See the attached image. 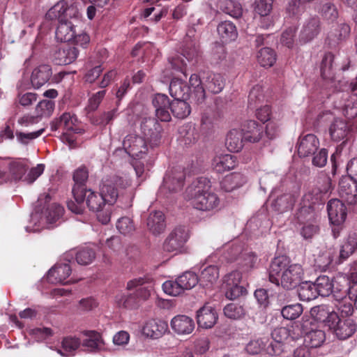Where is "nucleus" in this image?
I'll use <instances>...</instances> for the list:
<instances>
[{
	"label": "nucleus",
	"instance_id": "e433bc0d",
	"mask_svg": "<svg viewBox=\"0 0 357 357\" xmlns=\"http://www.w3.org/2000/svg\"><path fill=\"white\" fill-rule=\"evenodd\" d=\"M243 135L242 131L233 129L229 132L226 139V146L231 152H238L243 146Z\"/></svg>",
	"mask_w": 357,
	"mask_h": 357
},
{
	"label": "nucleus",
	"instance_id": "680f3d73",
	"mask_svg": "<svg viewBox=\"0 0 357 357\" xmlns=\"http://www.w3.org/2000/svg\"><path fill=\"white\" fill-rule=\"evenodd\" d=\"M162 289L165 293L170 296H176L183 292L178 279L175 281L167 280L162 284Z\"/></svg>",
	"mask_w": 357,
	"mask_h": 357
},
{
	"label": "nucleus",
	"instance_id": "2f4dec72",
	"mask_svg": "<svg viewBox=\"0 0 357 357\" xmlns=\"http://www.w3.org/2000/svg\"><path fill=\"white\" fill-rule=\"evenodd\" d=\"M0 165L8 167L11 178L15 181H20L28 169L27 165L20 160H13L6 163V159L0 160Z\"/></svg>",
	"mask_w": 357,
	"mask_h": 357
},
{
	"label": "nucleus",
	"instance_id": "3c124183",
	"mask_svg": "<svg viewBox=\"0 0 357 357\" xmlns=\"http://www.w3.org/2000/svg\"><path fill=\"white\" fill-rule=\"evenodd\" d=\"M356 243H355L354 234H350L347 241L341 246L338 257L339 264L347 260L356 250Z\"/></svg>",
	"mask_w": 357,
	"mask_h": 357
},
{
	"label": "nucleus",
	"instance_id": "4c0bfd02",
	"mask_svg": "<svg viewBox=\"0 0 357 357\" xmlns=\"http://www.w3.org/2000/svg\"><path fill=\"white\" fill-rule=\"evenodd\" d=\"M219 278V268L217 266L210 265L202 270L198 281L200 284L207 287L215 283Z\"/></svg>",
	"mask_w": 357,
	"mask_h": 357
},
{
	"label": "nucleus",
	"instance_id": "f3484780",
	"mask_svg": "<svg viewBox=\"0 0 357 357\" xmlns=\"http://www.w3.org/2000/svg\"><path fill=\"white\" fill-rule=\"evenodd\" d=\"M238 164L237 157L229 153L215 155L211 162L213 170L220 174L234 169Z\"/></svg>",
	"mask_w": 357,
	"mask_h": 357
},
{
	"label": "nucleus",
	"instance_id": "603ef678",
	"mask_svg": "<svg viewBox=\"0 0 357 357\" xmlns=\"http://www.w3.org/2000/svg\"><path fill=\"white\" fill-rule=\"evenodd\" d=\"M223 310L225 315L232 319H241L245 314V310L243 306L236 303L227 304Z\"/></svg>",
	"mask_w": 357,
	"mask_h": 357
},
{
	"label": "nucleus",
	"instance_id": "6e6552de",
	"mask_svg": "<svg viewBox=\"0 0 357 357\" xmlns=\"http://www.w3.org/2000/svg\"><path fill=\"white\" fill-rule=\"evenodd\" d=\"M328 327L330 331L340 340H346L356 331V324L350 318H341L337 313V319Z\"/></svg>",
	"mask_w": 357,
	"mask_h": 357
},
{
	"label": "nucleus",
	"instance_id": "ddd939ff",
	"mask_svg": "<svg viewBox=\"0 0 357 357\" xmlns=\"http://www.w3.org/2000/svg\"><path fill=\"white\" fill-rule=\"evenodd\" d=\"M76 115L70 112L63 113L59 118L54 119L50 123V128L52 131L62 130L63 132H80Z\"/></svg>",
	"mask_w": 357,
	"mask_h": 357
},
{
	"label": "nucleus",
	"instance_id": "e2e57ef3",
	"mask_svg": "<svg viewBox=\"0 0 357 357\" xmlns=\"http://www.w3.org/2000/svg\"><path fill=\"white\" fill-rule=\"evenodd\" d=\"M321 14L325 20L331 22H334L338 17V11L336 6L330 2H327L322 6Z\"/></svg>",
	"mask_w": 357,
	"mask_h": 357
},
{
	"label": "nucleus",
	"instance_id": "0e129e2a",
	"mask_svg": "<svg viewBox=\"0 0 357 357\" xmlns=\"http://www.w3.org/2000/svg\"><path fill=\"white\" fill-rule=\"evenodd\" d=\"M54 102L50 100H43L39 102L36 107L38 116H49L54 109Z\"/></svg>",
	"mask_w": 357,
	"mask_h": 357
},
{
	"label": "nucleus",
	"instance_id": "774afa93",
	"mask_svg": "<svg viewBox=\"0 0 357 357\" xmlns=\"http://www.w3.org/2000/svg\"><path fill=\"white\" fill-rule=\"evenodd\" d=\"M273 0H256L255 11L259 15L269 14L273 8Z\"/></svg>",
	"mask_w": 357,
	"mask_h": 357
},
{
	"label": "nucleus",
	"instance_id": "1a4fd4ad",
	"mask_svg": "<svg viewBox=\"0 0 357 357\" xmlns=\"http://www.w3.org/2000/svg\"><path fill=\"white\" fill-rule=\"evenodd\" d=\"M123 146L126 152L132 157L142 158V155L148 151L146 141L135 134L128 135L123 142Z\"/></svg>",
	"mask_w": 357,
	"mask_h": 357
},
{
	"label": "nucleus",
	"instance_id": "69168bd1",
	"mask_svg": "<svg viewBox=\"0 0 357 357\" xmlns=\"http://www.w3.org/2000/svg\"><path fill=\"white\" fill-rule=\"evenodd\" d=\"M313 192L314 191L312 192H308L304 195L303 198V205L301 208L300 211L301 214L307 211H312L314 208V205L318 202V192L316 193V195H314Z\"/></svg>",
	"mask_w": 357,
	"mask_h": 357
},
{
	"label": "nucleus",
	"instance_id": "a18cd8bd",
	"mask_svg": "<svg viewBox=\"0 0 357 357\" xmlns=\"http://www.w3.org/2000/svg\"><path fill=\"white\" fill-rule=\"evenodd\" d=\"M220 9L225 13L238 19L242 16V6L234 0H224L220 5Z\"/></svg>",
	"mask_w": 357,
	"mask_h": 357
},
{
	"label": "nucleus",
	"instance_id": "4d7b16f0",
	"mask_svg": "<svg viewBox=\"0 0 357 357\" xmlns=\"http://www.w3.org/2000/svg\"><path fill=\"white\" fill-rule=\"evenodd\" d=\"M64 208L59 204L54 203L50 205L46 211L47 221L50 224L55 223L63 215Z\"/></svg>",
	"mask_w": 357,
	"mask_h": 357
},
{
	"label": "nucleus",
	"instance_id": "6e6d98bb",
	"mask_svg": "<svg viewBox=\"0 0 357 357\" xmlns=\"http://www.w3.org/2000/svg\"><path fill=\"white\" fill-rule=\"evenodd\" d=\"M96 257V253L91 248H84L77 252L75 259L80 265H88L91 264Z\"/></svg>",
	"mask_w": 357,
	"mask_h": 357
},
{
	"label": "nucleus",
	"instance_id": "f257e3e1",
	"mask_svg": "<svg viewBox=\"0 0 357 357\" xmlns=\"http://www.w3.org/2000/svg\"><path fill=\"white\" fill-rule=\"evenodd\" d=\"M304 271L298 264H290L289 259L284 256L275 257L268 268L269 281L283 289L290 290L301 284Z\"/></svg>",
	"mask_w": 357,
	"mask_h": 357
},
{
	"label": "nucleus",
	"instance_id": "f03ea898",
	"mask_svg": "<svg viewBox=\"0 0 357 357\" xmlns=\"http://www.w3.org/2000/svg\"><path fill=\"white\" fill-rule=\"evenodd\" d=\"M78 17L77 8L73 5L68 6L64 0L56 3L45 15L47 20H58L59 24L56 29L55 37L57 40L62 43L70 42L75 37V25L70 20L77 19Z\"/></svg>",
	"mask_w": 357,
	"mask_h": 357
},
{
	"label": "nucleus",
	"instance_id": "aec40b11",
	"mask_svg": "<svg viewBox=\"0 0 357 357\" xmlns=\"http://www.w3.org/2000/svg\"><path fill=\"white\" fill-rule=\"evenodd\" d=\"M168 331L167 322L161 319H150L142 328L143 334L152 339L161 337Z\"/></svg>",
	"mask_w": 357,
	"mask_h": 357
},
{
	"label": "nucleus",
	"instance_id": "338daca9",
	"mask_svg": "<svg viewBox=\"0 0 357 357\" xmlns=\"http://www.w3.org/2000/svg\"><path fill=\"white\" fill-rule=\"evenodd\" d=\"M344 114L349 119H352L357 116V96H353L344 107Z\"/></svg>",
	"mask_w": 357,
	"mask_h": 357
},
{
	"label": "nucleus",
	"instance_id": "c9c22d12",
	"mask_svg": "<svg viewBox=\"0 0 357 357\" xmlns=\"http://www.w3.org/2000/svg\"><path fill=\"white\" fill-rule=\"evenodd\" d=\"M326 340V333L323 330L311 328L305 332L304 342L312 348L320 347Z\"/></svg>",
	"mask_w": 357,
	"mask_h": 357
},
{
	"label": "nucleus",
	"instance_id": "39448f33",
	"mask_svg": "<svg viewBox=\"0 0 357 357\" xmlns=\"http://www.w3.org/2000/svg\"><path fill=\"white\" fill-rule=\"evenodd\" d=\"M190 238V232L185 226L175 227L163 243V250L168 252H181Z\"/></svg>",
	"mask_w": 357,
	"mask_h": 357
},
{
	"label": "nucleus",
	"instance_id": "a19ab883",
	"mask_svg": "<svg viewBox=\"0 0 357 357\" xmlns=\"http://www.w3.org/2000/svg\"><path fill=\"white\" fill-rule=\"evenodd\" d=\"M335 55L331 52L324 54L320 66L321 77L325 79H332L334 77Z\"/></svg>",
	"mask_w": 357,
	"mask_h": 357
},
{
	"label": "nucleus",
	"instance_id": "f8f14e48",
	"mask_svg": "<svg viewBox=\"0 0 357 357\" xmlns=\"http://www.w3.org/2000/svg\"><path fill=\"white\" fill-rule=\"evenodd\" d=\"M72 273V268L68 263H57L47 273V280L52 284H68L77 282V280H66Z\"/></svg>",
	"mask_w": 357,
	"mask_h": 357
},
{
	"label": "nucleus",
	"instance_id": "a211bd4d",
	"mask_svg": "<svg viewBox=\"0 0 357 357\" xmlns=\"http://www.w3.org/2000/svg\"><path fill=\"white\" fill-rule=\"evenodd\" d=\"M170 326L173 331L177 335H185L192 333L195 324L191 317L184 314H178L172 319Z\"/></svg>",
	"mask_w": 357,
	"mask_h": 357
},
{
	"label": "nucleus",
	"instance_id": "58836bf2",
	"mask_svg": "<svg viewBox=\"0 0 357 357\" xmlns=\"http://www.w3.org/2000/svg\"><path fill=\"white\" fill-rule=\"evenodd\" d=\"M115 303L119 307L132 310L138 307L140 302L134 293H119L115 296Z\"/></svg>",
	"mask_w": 357,
	"mask_h": 357
},
{
	"label": "nucleus",
	"instance_id": "7c9ffc66",
	"mask_svg": "<svg viewBox=\"0 0 357 357\" xmlns=\"http://www.w3.org/2000/svg\"><path fill=\"white\" fill-rule=\"evenodd\" d=\"M217 31L222 43H228L234 41L238 36L237 29L230 21L220 22L218 25Z\"/></svg>",
	"mask_w": 357,
	"mask_h": 357
},
{
	"label": "nucleus",
	"instance_id": "4be33fe9",
	"mask_svg": "<svg viewBox=\"0 0 357 357\" xmlns=\"http://www.w3.org/2000/svg\"><path fill=\"white\" fill-rule=\"evenodd\" d=\"M217 320L218 314L210 305H204L197 312V322L201 328H211L215 324Z\"/></svg>",
	"mask_w": 357,
	"mask_h": 357
},
{
	"label": "nucleus",
	"instance_id": "473e14b6",
	"mask_svg": "<svg viewBox=\"0 0 357 357\" xmlns=\"http://www.w3.org/2000/svg\"><path fill=\"white\" fill-rule=\"evenodd\" d=\"M84 335L88 337L82 342V346L90 352L99 351L104 344L101 335L95 331H84Z\"/></svg>",
	"mask_w": 357,
	"mask_h": 357
},
{
	"label": "nucleus",
	"instance_id": "7ed1b4c3",
	"mask_svg": "<svg viewBox=\"0 0 357 357\" xmlns=\"http://www.w3.org/2000/svg\"><path fill=\"white\" fill-rule=\"evenodd\" d=\"M209 183L206 178L199 177L187 188L186 197L195 208L211 211L218 207L220 199L215 192L210 190Z\"/></svg>",
	"mask_w": 357,
	"mask_h": 357
},
{
	"label": "nucleus",
	"instance_id": "49530a36",
	"mask_svg": "<svg viewBox=\"0 0 357 357\" xmlns=\"http://www.w3.org/2000/svg\"><path fill=\"white\" fill-rule=\"evenodd\" d=\"M181 54L188 61L196 59L199 54V46L197 40H183Z\"/></svg>",
	"mask_w": 357,
	"mask_h": 357
},
{
	"label": "nucleus",
	"instance_id": "72a5a7b5",
	"mask_svg": "<svg viewBox=\"0 0 357 357\" xmlns=\"http://www.w3.org/2000/svg\"><path fill=\"white\" fill-rule=\"evenodd\" d=\"M349 128L347 121L342 119H335L329 128V133L333 140L339 142L349 133Z\"/></svg>",
	"mask_w": 357,
	"mask_h": 357
},
{
	"label": "nucleus",
	"instance_id": "c03bdc74",
	"mask_svg": "<svg viewBox=\"0 0 357 357\" xmlns=\"http://www.w3.org/2000/svg\"><path fill=\"white\" fill-rule=\"evenodd\" d=\"M186 100H174L170 102L171 112L176 118L183 119L190 114V106Z\"/></svg>",
	"mask_w": 357,
	"mask_h": 357
},
{
	"label": "nucleus",
	"instance_id": "ea45409f",
	"mask_svg": "<svg viewBox=\"0 0 357 357\" xmlns=\"http://www.w3.org/2000/svg\"><path fill=\"white\" fill-rule=\"evenodd\" d=\"M86 193H88V195H86V204L89 210L95 212L101 211L107 203L101 192L98 193L86 189Z\"/></svg>",
	"mask_w": 357,
	"mask_h": 357
},
{
	"label": "nucleus",
	"instance_id": "423d86ee",
	"mask_svg": "<svg viewBox=\"0 0 357 357\" xmlns=\"http://www.w3.org/2000/svg\"><path fill=\"white\" fill-rule=\"evenodd\" d=\"M126 288L128 290L135 289L134 294L137 299L146 301L151 296V292L153 289V279L149 275H144L127 282Z\"/></svg>",
	"mask_w": 357,
	"mask_h": 357
},
{
	"label": "nucleus",
	"instance_id": "5701e85b",
	"mask_svg": "<svg viewBox=\"0 0 357 357\" xmlns=\"http://www.w3.org/2000/svg\"><path fill=\"white\" fill-rule=\"evenodd\" d=\"M89 177V172L85 166L77 168L73 174L74 185L72 189L73 196L82 199V192L86 193V182Z\"/></svg>",
	"mask_w": 357,
	"mask_h": 357
},
{
	"label": "nucleus",
	"instance_id": "9b49d317",
	"mask_svg": "<svg viewBox=\"0 0 357 357\" xmlns=\"http://www.w3.org/2000/svg\"><path fill=\"white\" fill-rule=\"evenodd\" d=\"M296 147L300 158L312 156L319 149V140L314 134L301 135L298 139Z\"/></svg>",
	"mask_w": 357,
	"mask_h": 357
},
{
	"label": "nucleus",
	"instance_id": "8fccbe9b",
	"mask_svg": "<svg viewBox=\"0 0 357 357\" xmlns=\"http://www.w3.org/2000/svg\"><path fill=\"white\" fill-rule=\"evenodd\" d=\"M298 294L300 300L303 301H310L318 297V293L316 291L313 282H305L301 283Z\"/></svg>",
	"mask_w": 357,
	"mask_h": 357
},
{
	"label": "nucleus",
	"instance_id": "09e8293b",
	"mask_svg": "<svg viewBox=\"0 0 357 357\" xmlns=\"http://www.w3.org/2000/svg\"><path fill=\"white\" fill-rule=\"evenodd\" d=\"M238 260L239 268L243 272H248L255 268L257 261V256L253 252H244L241 254Z\"/></svg>",
	"mask_w": 357,
	"mask_h": 357
},
{
	"label": "nucleus",
	"instance_id": "4468645a",
	"mask_svg": "<svg viewBox=\"0 0 357 357\" xmlns=\"http://www.w3.org/2000/svg\"><path fill=\"white\" fill-rule=\"evenodd\" d=\"M185 174L181 171H172L167 173L163 179V184L160 188V193L177 192L183 189Z\"/></svg>",
	"mask_w": 357,
	"mask_h": 357
},
{
	"label": "nucleus",
	"instance_id": "dca6fc26",
	"mask_svg": "<svg viewBox=\"0 0 357 357\" xmlns=\"http://www.w3.org/2000/svg\"><path fill=\"white\" fill-rule=\"evenodd\" d=\"M153 105L155 108V116L157 120L163 122H169L171 121V114L169 112L170 101L167 95L158 93L155 96L152 100Z\"/></svg>",
	"mask_w": 357,
	"mask_h": 357
},
{
	"label": "nucleus",
	"instance_id": "5fc2aeb1",
	"mask_svg": "<svg viewBox=\"0 0 357 357\" xmlns=\"http://www.w3.org/2000/svg\"><path fill=\"white\" fill-rule=\"evenodd\" d=\"M183 290L190 289L198 283V276L193 272L187 271L177 278Z\"/></svg>",
	"mask_w": 357,
	"mask_h": 357
},
{
	"label": "nucleus",
	"instance_id": "13d9d810",
	"mask_svg": "<svg viewBox=\"0 0 357 357\" xmlns=\"http://www.w3.org/2000/svg\"><path fill=\"white\" fill-rule=\"evenodd\" d=\"M268 341L266 337L250 340L246 345L245 350L250 354H258L263 349H265Z\"/></svg>",
	"mask_w": 357,
	"mask_h": 357
},
{
	"label": "nucleus",
	"instance_id": "9d476101",
	"mask_svg": "<svg viewBox=\"0 0 357 357\" xmlns=\"http://www.w3.org/2000/svg\"><path fill=\"white\" fill-rule=\"evenodd\" d=\"M328 219L333 226H340L344 222L347 209L344 202L338 199H332L327 203Z\"/></svg>",
	"mask_w": 357,
	"mask_h": 357
},
{
	"label": "nucleus",
	"instance_id": "393cba45",
	"mask_svg": "<svg viewBox=\"0 0 357 357\" xmlns=\"http://www.w3.org/2000/svg\"><path fill=\"white\" fill-rule=\"evenodd\" d=\"M52 75L50 65L43 64L36 68L31 74V81L34 88L39 89L50 80Z\"/></svg>",
	"mask_w": 357,
	"mask_h": 357
},
{
	"label": "nucleus",
	"instance_id": "f704fd0d",
	"mask_svg": "<svg viewBox=\"0 0 357 357\" xmlns=\"http://www.w3.org/2000/svg\"><path fill=\"white\" fill-rule=\"evenodd\" d=\"M296 199L297 197L295 195L283 194L273 202L271 206L275 211L284 213L293 208Z\"/></svg>",
	"mask_w": 357,
	"mask_h": 357
},
{
	"label": "nucleus",
	"instance_id": "6ab92c4d",
	"mask_svg": "<svg viewBox=\"0 0 357 357\" xmlns=\"http://www.w3.org/2000/svg\"><path fill=\"white\" fill-rule=\"evenodd\" d=\"M241 131L245 142L256 143L264 136V126L254 120H248L242 125Z\"/></svg>",
	"mask_w": 357,
	"mask_h": 357
},
{
	"label": "nucleus",
	"instance_id": "79ce46f5",
	"mask_svg": "<svg viewBox=\"0 0 357 357\" xmlns=\"http://www.w3.org/2000/svg\"><path fill=\"white\" fill-rule=\"evenodd\" d=\"M313 284L318 293V296H328L331 294L332 289H333V281L328 276L325 275H320Z\"/></svg>",
	"mask_w": 357,
	"mask_h": 357
},
{
	"label": "nucleus",
	"instance_id": "0eeeda50",
	"mask_svg": "<svg viewBox=\"0 0 357 357\" xmlns=\"http://www.w3.org/2000/svg\"><path fill=\"white\" fill-rule=\"evenodd\" d=\"M140 127L146 140L152 147L160 144L162 128L156 119L152 117L143 118Z\"/></svg>",
	"mask_w": 357,
	"mask_h": 357
},
{
	"label": "nucleus",
	"instance_id": "bb28decb",
	"mask_svg": "<svg viewBox=\"0 0 357 357\" xmlns=\"http://www.w3.org/2000/svg\"><path fill=\"white\" fill-rule=\"evenodd\" d=\"M310 314L314 321L323 323L328 327L337 319V312H330L328 307L324 305L313 307L310 310Z\"/></svg>",
	"mask_w": 357,
	"mask_h": 357
},
{
	"label": "nucleus",
	"instance_id": "b1692460",
	"mask_svg": "<svg viewBox=\"0 0 357 357\" xmlns=\"http://www.w3.org/2000/svg\"><path fill=\"white\" fill-rule=\"evenodd\" d=\"M247 176L240 172H233L225 176L220 182L221 189L225 192H231L245 185Z\"/></svg>",
	"mask_w": 357,
	"mask_h": 357
},
{
	"label": "nucleus",
	"instance_id": "052dcab7",
	"mask_svg": "<svg viewBox=\"0 0 357 357\" xmlns=\"http://www.w3.org/2000/svg\"><path fill=\"white\" fill-rule=\"evenodd\" d=\"M303 312V306L299 303L287 305L282 309L281 313L286 319L293 320L298 318Z\"/></svg>",
	"mask_w": 357,
	"mask_h": 357
},
{
	"label": "nucleus",
	"instance_id": "412c9836",
	"mask_svg": "<svg viewBox=\"0 0 357 357\" xmlns=\"http://www.w3.org/2000/svg\"><path fill=\"white\" fill-rule=\"evenodd\" d=\"M79 50L76 47L66 45L58 48L54 54V60L57 65H68L77 58Z\"/></svg>",
	"mask_w": 357,
	"mask_h": 357
},
{
	"label": "nucleus",
	"instance_id": "864d4df0",
	"mask_svg": "<svg viewBox=\"0 0 357 357\" xmlns=\"http://www.w3.org/2000/svg\"><path fill=\"white\" fill-rule=\"evenodd\" d=\"M264 100V90L261 86L255 85L250 91L248 96V107L255 108Z\"/></svg>",
	"mask_w": 357,
	"mask_h": 357
},
{
	"label": "nucleus",
	"instance_id": "20e7f679",
	"mask_svg": "<svg viewBox=\"0 0 357 357\" xmlns=\"http://www.w3.org/2000/svg\"><path fill=\"white\" fill-rule=\"evenodd\" d=\"M131 185V181L125 176L113 175L104 178L100 185V192L109 204H114L119 197L125 193V190Z\"/></svg>",
	"mask_w": 357,
	"mask_h": 357
},
{
	"label": "nucleus",
	"instance_id": "c756f323",
	"mask_svg": "<svg viewBox=\"0 0 357 357\" xmlns=\"http://www.w3.org/2000/svg\"><path fill=\"white\" fill-rule=\"evenodd\" d=\"M147 227L155 235L162 233L166 227L164 213L162 211L151 213L147 219Z\"/></svg>",
	"mask_w": 357,
	"mask_h": 357
},
{
	"label": "nucleus",
	"instance_id": "bf43d9fd",
	"mask_svg": "<svg viewBox=\"0 0 357 357\" xmlns=\"http://www.w3.org/2000/svg\"><path fill=\"white\" fill-rule=\"evenodd\" d=\"M116 229L123 235L132 234L135 230V226L132 220L129 217H122L116 222Z\"/></svg>",
	"mask_w": 357,
	"mask_h": 357
},
{
	"label": "nucleus",
	"instance_id": "de8ad7c7",
	"mask_svg": "<svg viewBox=\"0 0 357 357\" xmlns=\"http://www.w3.org/2000/svg\"><path fill=\"white\" fill-rule=\"evenodd\" d=\"M204 85L208 91L213 93H218L223 89L225 82L220 74L213 73L207 77Z\"/></svg>",
	"mask_w": 357,
	"mask_h": 357
},
{
	"label": "nucleus",
	"instance_id": "c85d7f7f",
	"mask_svg": "<svg viewBox=\"0 0 357 357\" xmlns=\"http://www.w3.org/2000/svg\"><path fill=\"white\" fill-rule=\"evenodd\" d=\"M169 89L174 100H187L190 97V87L181 79H173Z\"/></svg>",
	"mask_w": 357,
	"mask_h": 357
},
{
	"label": "nucleus",
	"instance_id": "a878e982",
	"mask_svg": "<svg viewBox=\"0 0 357 357\" xmlns=\"http://www.w3.org/2000/svg\"><path fill=\"white\" fill-rule=\"evenodd\" d=\"M350 26L346 23H340L332 29L327 37V41L331 47H335L345 40L350 33Z\"/></svg>",
	"mask_w": 357,
	"mask_h": 357
},
{
	"label": "nucleus",
	"instance_id": "2eb2a0df",
	"mask_svg": "<svg viewBox=\"0 0 357 357\" xmlns=\"http://www.w3.org/2000/svg\"><path fill=\"white\" fill-rule=\"evenodd\" d=\"M338 192L342 202L349 205L357 203V182L351 178H342L339 183Z\"/></svg>",
	"mask_w": 357,
	"mask_h": 357
},
{
	"label": "nucleus",
	"instance_id": "cd10ccee",
	"mask_svg": "<svg viewBox=\"0 0 357 357\" xmlns=\"http://www.w3.org/2000/svg\"><path fill=\"white\" fill-rule=\"evenodd\" d=\"M320 31V21L318 17H312L304 24L300 34V40L304 43L311 41Z\"/></svg>",
	"mask_w": 357,
	"mask_h": 357
},
{
	"label": "nucleus",
	"instance_id": "37998d69",
	"mask_svg": "<svg viewBox=\"0 0 357 357\" xmlns=\"http://www.w3.org/2000/svg\"><path fill=\"white\" fill-rule=\"evenodd\" d=\"M257 58L259 63L261 66L269 68L273 66L275 63L277 55L274 50L266 47L259 50Z\"/></svg>",
	"mask_w": 357,
	"mask_h": 357
}]
</instances>
